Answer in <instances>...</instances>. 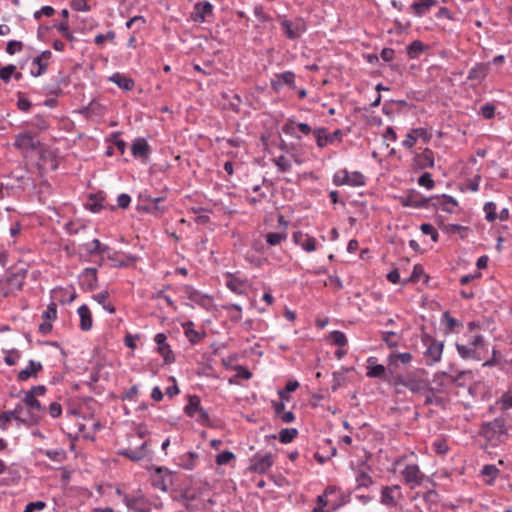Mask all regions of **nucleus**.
I'll list each match as a JSON object with an SVG mask.
<instances>
[{"label":"nucleus","mask_w":512,"mask_h":512,"mask_svg":"<svg viewBox=\"0 0 512 512\" xmlns=\"http://www.w3.org/2000/svg\"><path fill=\"white\" fill-rule=\"evenodd\" d=\"M27 276L25 268H9L4 277L0 279V294L8 297L16 291H20Z\"/></svg>","instance_id":"2"},{"label":"nucleus","mask_w":512,"mask_h":512,"mask_svg":"<svg viewBox=\"0 0 512 512\" xmlns=\"http://www.w3.org/2000/svg\"><path fill=\"white\" fill-rule=\"evenodd\" d=\"M393 489L394 488L390 487V486H385L382 488L380 502L383 505H386V506H395L396 505V502H395V499L393 496Z\"/></svg>","instance_id":"42"},{"label":"nucleus","mask_w":512,"mask_h":512,"mask_svg":"<svg viewBox=\"0 0 512 512\" xmlns=\"http://www.w3.org/2000/svg\"><path fill=\"white\" fill-rule=\"evenodd\" d=\"M182 291L186 298L196 303L200 307L210 310L213 305V298L208 294H204L199 290H196L191 285H184Z\"/></svg>","instance_id":"10"},{"label":"nucleus","mask_w":512,"mask_h":512,"mask_svg":"<svg viewBox=\"0 0 512 512\" xmlns=\"http://www.w3.org/2000/svg\"><path fill=\"white\" fill-rule=\"evenodd\" d=\"M429 47L420 40H414L406 46V53L409 59H417L422 52L428 50Z\"/></svg>","instance_id":"31"},{"label":"nucleus","mask_w":512,"mask_h":512,"mask_svg":"<svg viewBox=\"0 0 512 512\" xmlns=\"http://www.w3.org/2000/svg\"><path fill=\"white\" fill-rule=\"evenodd\" d=\"M496 209H497V206L492 201L484 204L483 210L485 212V219L488 222H494L497 219Z\"/></svg>","instance_id":"51"},{"label":"nucleus","mask_w":512,"mask_h":512,"mask_svg":"<svg viewBox=\"0 0 512 512\" xmlns=\"http://www.w3.org/2000/svg\"><path fill=\"white\" fill-rule=\"evenodd\" d=\"M77 313L80 317V329L82 331H89L92 328L93 323L92 314L89 307L83 304L78 308Z\"/></svg>","instance_id":"26"},{"label":"nucleus","mask_w":512,"mask_h":512,"mask_svg":"<svg viewBox=\"0 0 512 512\" xmlns=\"http://www.w3.org/2000/svg\"><path fill=\"white\" fill-rule=\"evenodd\" d=\"M149 453L147 442H143L140 447L136 449L126 448L118 451V454L128 458L133 462H138L147 457Z\"/></svg>","instance_id":"18"},{"label":"nucleus","mask_w":512,"mask_h":512,"mask_svg":"<svg viewBox=\"0 0 512 512\" xmlns=\"http://www.w3.org/2000/svg\"><path fill=\"white\" fill-rule=\"evenodd\" d=\"M14 146L20 149L35 150L37 143L29 132L20 133L16 136Z\"/></svg>","instance_id":"25"},{"label":"nucleus","mask_w":512,"mask_h":512,"mask_svg":"<svg viewBox=\"0 0 512 512\" xmlns=\"http://www.w3.org/2000/svg\"><path fill=\"white\" fill-rule=\"evenodd\" d=\"M104 197L101 194L90 195L86 207L93 213H98L103 209Z\"/></svg>","instance_id":"39"},{"label":"nucleus","mask_w":512,"mask_h":512,"mask_svg":"<svg viewBox=\"0 0 512 512\" xmlns=\"http://www.w3.org/2000/svg\"><path fill=\"white\" fill-rule=\"evenodd\" d=\"M497 403L500 405L501 410L512 409V390L504 392Z\"/></svg>","instance_id":"57"},{"label":"nucleus","mask_w":512,"mask_h":512,"mask_svg":"<svg viewBox=\"0 0 512 512\" xmlns=\"http://www.w3.org/2000/svg\"><path fill=\"white\" fill-rule=\"evenodd\" d=\"M24 406L22 403H18L13 410H8L0 413V422H10L16 420L24 425Z\"/></svg>","instance_id":"24"},{"label":"nucleus","mask_w":512,"mask_h":512,"mask_svg":"<svg viewBox=\"0 0 512 512\" xmlns=\"http://www.w3.org/2000/svg\"><path fill=\"white\" fill-rule=\"evenodd\" d=\"M151 484L155 489L166 492L173 484V475L166 467H157L151 476Z\"/></svg>","instance_id":"9"},{"label":"nucleus","mask_w":512,"mask_h":512,"mask_svg":"<svg viewBox=\"0 0 512 512\" xmlns=\"http://www.w3.org/2000/svg\"><path fill=\"white\" fill-rule=\"evenodd\" d=\"M294 242L299 245L306 252H313L316 250V239L301 231L293 234Z\"/></svg>","instance_id":"23"},{"label":"nucleus","mask_w":512,"mask_h":512,"mask_svg":"<svg viewBox=\"0 0 512 512\" xmlns=\"http://www.w3.org/2000/svg\"><path fill=\"white\" fill-rule=\"evenodd\" d=\"M356 488H368L374 484L373 478L365 470H358L356 475Z\"/></svg>","instance_id":"37"},{"label":"nucleus","mask_w":512,"mask_h":512,"mask_svg":"<svg viewBox=\"0 0 512 512\" xmlns=\"http://www.w3.org/2000/svg\"><path fill=\"white\" fill-rule=\"evenodd\" d=\"M349 172L347 169H340L333 175V184L336 186L348 185Z\"/></svg>","instance_id":"50"},{"label":"nucleus","mask_w":512,"mask_h":512,"mask_svg":"<svg viewBox=\"0 0 512 512\" xmlns=\"http://www.w3.org/2000/svg\"><path fill=\"white\" fill-rule=\"evenodd\" d=\"M16 71V66L13 65V64H9V65H6L2 68H0V79L5 82V83H8L11 79V77L13 76V74L15 73Z\"/></svg>","instance_id":"59"},{"label":"nucleus","mask_w":512,"mask_h":512,"mask_svg":"<svg viewBox=\"0 0 512 512\" xmlns=\"http://www.w3.org/2000/svg\"><path fill=\"white\" fill-rule=\"evenodd\" d=\"M194 326L195 325L193 321H186L182 324L184 335L191 345L198 344L201 340H203L206 337V332L204 330L196 331L194 329Z\"/></svg>","instance_id":"22"},{"label":"nucleus","mask_w":512,"mask_h":512,"mask_svg":"<svg viewBox=\"0 0 512 512\" xmlns=\"http://www.w3.org/2000/svg\"><path fill=\"white\" fill-rule=\"evenodd\" d=\"M418 184L422 187H425L428 190H431L435 187V181L432 179V176L428 172H424L418 178Z\"/></svg>","instance_id":"61"},{"label":"nucleus","mask_w":512,"mask_h":512,"mask_svg":"<svg viewBox=\"0 0 512 512\" xmlns=\"http://www.w3.org/2000/svg\"><path fill=\"white\" fill-rule=\"evenodd\" d=\"M434 388H428V394L425 397L424 404L425 405H436V406H444L445 399L443 397L434 396Z\"/></svg>","instance_id":"49"},{"label":"nucleus","mask_w":512,"mask_h":512,"mask_svg":"<svg viewBox=\"0 0 512 512\" xmlns=\"http://www.w3.org/2000/svg\"><path fill=\"white\" fill-rule=\"evenodd\" d=\"M389 374L390 370H387L384 365L378 364L376 357L372 356L367 359L366 376L368 378H376L386 382Z\"/></svg>","instance_id":"12"},{"label":"nucleus","mask_w":512,"mask_h":512,"mask_svg":"<svg viewBox=\"0 0 512 512\" xmlns=\"http://www.w3.org/2000/svg\"><path fill=\"white\" fill-rule=\"evenodd\" d=\"M455 346H456L458 354L460 355V357L462 359L480 360V356H479L478 352L473 347H471L469 344L464 345V344L456 343Z\"/></svg>","instance_id":"33"},{"label":"nucleus","mask_w":512,"mask_h":512,"mask_svg":"<svg viewBox=\"0 0 512 512\" xmlns=\"http://www.w3.org/2000/svg\"><path fill=\"white\" fill-rule=\"evenodd\" d=\"M298 435L296 428H283L279 432V441L283 444L292 442Z\"/></svg>","instance_id":"41"},{"label":"nucleus","mask_w":512,"mask_h":512,"mask_svg":"<svg viewBox=\"0 0 512 512\" xmlns=\"http://www.w3.org/2000/svg\"><path fill=\"white\" fill-rule=\"evenodd\" d=\"M24 397L22 399V404H25L27 410L24 409L25 419L24 425H34L37 424L42 415L44 414L46 408L40 403V401L33 397L32 394L23 393Z\"/></svg>","instance_id":"4"},{"label":"nucleus","mask_w":512,"mask_h":512,"mask_svg":"<svg viewBox=\"0 0 512 512\" xmlns=\"http://www.w3.org/2000/svg\"><path fill=\"white\" fill-rule=\"evenodd\" d=\"M213 11V6L210 2H200L195 5V21L204 22L206 17L211 15Z\"/></svg>","instance_id":"30"},{"label":"nucleus","mask_w":512,"mask_h":512,"mask_svg":"<svg viewBox=\"0 0 512 512\" xmlns=\"http://www.w3.org/2000/svg\"><path fill=\"white\" fill-rule=\"evenodd\" d=\"M80 284L88 291H93L98 287L97 268L86 267L79 276Z\"/></svg>","instance_id":"16"},{"label":"nucleus","mask_w":512,"mask_h":512,"mask_svg":"<svg viewBox=\"0 0 512 512\" xmlns=\"http://www.w3.org/2000/svg\"><path fill=\"white\" fill-rule=\"evenodd\" d=\"M432 447H433V450L435 451V453H437L439 455H444L449 450V446L445 439H438V440L434 441Z\"/></svg>","instance_id":"64"},{"label":"nucleus","mask_w":512,"mask_h":512,"mask_svg":"<svg viewBox=\"0 0 512 512\" xmlns=\"http://www.w3.org/2000/svg\"><path fill=\"white\" fill-rule=\"evenodd\" d=\"M405 388L409 389L413 393H417L424 389V384L421 380L408 378Z\"/></svg>","instance_id":"62"},{"label":"nucleus","mask_w":512,"mask_h":512,"mask_svg":"<svg viewBox=\"0 0 512 512\" xmlns=\"http://www.w3.org/2000/svg\"><path fill=\"white\" fill-rule=\"evenodd\" d=\"M275 463V455H273L271 452H256L250 459H249V466L248 470L250 472L258 473V474H265L267 473L270 468Z\"/></svg>","instance_id":"7"},{"label":"nucleus","mask_w":512,"mask_h":512,"mask_svg":"<svg viewBox=\"0 0 512 512\" xmlns=\"http://www.w3.org/2000/svg\"><path fill=\"white\" fill-rule=\"evenodd\" d=\"M407 379L408 378H405L401 375H398V374H393L391 371H390V374L388 376V379H387V383L391 386H393L395 389H396V392H400V390L398 389L399 386H403V387H406V383H407Z\"/></svg>","instance_id":"46"},{"label":"nucleus","mask_w":512,"mask_h":512,"mask_svg":"<svg viewBox=\"0 0 512 512\" xmlns=\"http://www.w3.org/2000/svg\"><path fill=\"white\" fill-rule=\"evenodd\" d=\"M280 26L285 36L290 40L300 38L307 31V24L301 17L294 20L283 19L280 22Z\"/></svg>","instance_id":"8"},{"label":"nucleus","mask_w":512,"mask_h":512,"mask_svg":"<svg viewBox=\"0 0 512 512\" xmlns=\"http://www.w3.org/2000/svg\"><path fill=\"white\" fill-rule=\"evenodd\" d=\"M499 473L500 470L493 464L484 465L481 469V474L483 476L490 477V484L498 477Z\"/></svg>","instance_id":"54"},{"label":"nucleus","mask_w":512,"mask_h":512,"mask_svg":"<svg viewBox=\"0 0 512 512\" xmlns=\"http://www.w3.org/2000/svg\"><path fill=\"white\" fill-rule=\"evenodd\" d=\"M139 199H143L145 201H148L150 205L140 207L141 209H144L146 211H151L152 209H158L156 204L160 201H162L163 197H152L150 195H147L146 193H141L139 195Z\"/></svg>","instance_id":"52"},{"label":"nucleus","mask_w":512,"mask_h":512,"mask_svg":"<svg viewBox=\"0 0 512 512\" xmlns=\"http://www.w3.org/2000/svg\"><path fill=\"white\" fill-rule=\"evenodd\" d=\"M388 360L390 362V364H392L393 362H400L402 364H409L411 361H412V354L409 353V352H392L389 357H388Z\"/></svg>","instance_id":"44"},{"label":"nucleus","mask_w":512,"mask_h":512,"mask_svg":"<svg viewBox=\"0 0 512 512\" xmlns=\"http://www.w3.org/2000/svg\"><path fill=\"white\" fill-rule=\"evenodd\" d=\"M329 340L331 341L332 344H334L338 347H343L348 342L346 335L342 331H339V330L332 331L329 334Z\"/></svg>","instance_id":"45"},{"label":"nucleus","mask_w":512,"mask_h":512,"mask_svg":"<svg viewBox=\"0 0 512 512\" xmlns=\"http://www.w3.org/2000/svg\"><path fill=\"white\" fill-rule=\"evenodd\" d=\"M342 131L340 129L335 130L333 133L328 134L325 127H317L313 131V136L316 141V145L319 148H324L328 144L333 143L335 140L341 141Z\"/></svg>","instance_id":"11"},{"label":"nucleus","mask_w":512,"mask_h":512,"mask_svg":"<svg viewBox=\"0 0 512 512\" xmlns=\"http://www.w3.org/2000/svg\"><path fill=\"white\" fill-rule=\"evenodd\" d=\"M437 3V0H415L411 5V9L417 17H422Z\"/></svg>","instance_id":"28"},{"label":"nucleus","mask_w":512,"mask_h":512,"mask_svg":"<svg viewBox=\"0 0 512 512\" xmlns=\"http://www.w3.org/2000/svg\"><path fill=\"white\" fill-rule=\"evenodd\" d=\"M109 81L115 83L120 89L124 91H131L134 86V80L130 77H127L119 72L114 73L109 77Z\"/></svg>","instance_id":"27"},{"label":"nucleus","mask_w":512,"mask_h":512,"mask_svg":"<svg viewBox=\"0 0 512 512\" xmlns=\"http://www.w3.org/2000/svg\"><path fill=\"white\" fill-rule=\"evenodd\" d=\"M57 318V304L51 302L45 311L42 312L43 321H49L50 323Z\"/></svg>","instance_id":"56"},{"label":"nucleus","mask_w":512,"mask_h":512,"mask_svg":"<svg viewBox=\"0 0 512 512\" xmlns=\"http://www.w3.org/2000/svg\"><path fill=\"white\" fill-rule=\"evenodd\" d=\"M265 238L268 245L276 246L286 239V234L280 232H269L266 234Z\"/></svg>","instance_id":"55"},{"label":"nucleus","mask_w":512,"mask_h":512,"mask_svg":"<svg viewBox=\"0 0 512 512\" xmlns=\"http://www.w3.org/2000/svg\"><path fill=\"white\" fill-rule=\"evenodd\" d=\"M43 370V365L39 361L29 360L27 367L20 370L17 374V380L19 382L27 381L30 378L36 379L38 373Z\"/></svg>","instance_id":"17"},{"label":"nucleus","mask_w":512,"mask_h":512,"mask_svg":"<svg viewBox=\"0 0 512 512\" xmlns=\"http://www.w3.org/2000/svg\"><path fill=\"white\" fill-rule=\"evenodd\" d=\"M479 435L493 447L505 443L509 438L506 420L502 417H497L492 421L482 423Z\"/></svg>","instance_id":"1"},{"label":"nucleus","mask_w":512,"mask_h":512,"mask_svg":"<svg viewBox=\"0 0 512 512\" xmlns=\"http://www.w3.org/2000/svg\"><path fill=\"white\" fill-rule=\"evenodd\" d=\"M276 80H271V87L275 91H279L283 85H287L290 88H296L295 84V74L292 71H285L279 74H276Z\"/></svg>","instance_id":"19"},{"label":"nucleus","mask_w":512,"mask_h":512,"mask_svg":"<svg viewBox=\"0 0 512 512\" xmlns=\"http://www.w3.org/2000/svg\"><path fill=\"white\" fill-rule=\"evenodd\" d=\"M151 152L150 145L145 138H136L131 145V153L135 158L145 160Z\"/></svg>","instance_id":"20"},{"label":"nucleus","mask_w":512,"mask_h":512,"mask_svg":"<svg viewBox=\"0 0 512 512\" xmlns=\"http://www.w3.org/2000/svg\"><path fill=\"white\" fill-rule=\"evenodd\" d=\"M282 132L295 139H301V135L297 132V122L293 117L288 118L286 122L283 124Z\"/></svg>","instance_id":"38"},{"label":"nucleus","mask_w":512,"mask_h":512,"mask_svg":"<svg viewBox=\"0 0 512 512\" xmlns=\"http://www.w3.org/2000/svg\"><path fill=\"white\" fill-rule=\"evenodd\" d=\"M157 344V352L163 357L165 364H172L175 362L174 353L167 342V336L164 333H158L154 337Z\"/></svg>","instance_id":"13"},{"label":"nucleus","mask_w":512,"mask_h":512,"mask_svg":"<svg viewBox=\"0 0 512 512\" xmlns=\"http://www.w3.org/2000/svg\"><path fill=\"white\" fill-rule=\"evenodd\" d=\"M366 184V177L359 171L349 174L348 185L352 187H361Z\"/></svg>","instance_id":"47"},{"label":"nucleus","mask_w":512,"mask_h":512,"mask_svg":"<svg viewBox=\"0 0 512 512\" xmlns=\"http://www.w3.org/2000/svg\"><path fill=\"white\" fill-rule=\"evenodd\" d=\"M434 199L430 202V207L442 210L447 213H453L458 202L452 196L443 194L442 196H433Z\"/></svg>","instance_id":"15"},{"label":"nucleus","mask_w":512,"mask_h":512,"mask_svg":"<svg viewBox=\"0 0 512 512\" xmlns=\"http://www.w3.org/2000/svg\"><path fill=\"white\" fill-rule=\"evenodd\" d=\"M48 65L49 64L46 63L45 61H43L41 58H39L37 56L34 57L32 60V68L30 70L31 76H33V77L42 76L43 74L46 73Z\"/></svg>","instance_id":"36"},{"label":"nucleus","mask_w":512,"mask_h":512,"mask_svg":"<svg viewBox=\"0 0 512 512\" xmlns=\"http://www.w3.org/2000/svg\"><path fill=\"white\" fill-rule=\"evenodd\" d=\"M81 247L88 256H94L98 255L101 242L99 239H93L91 242L82 244Z\"/></svg>","instance_id":"48"},{"label":"nucleus","mask_w":512,"mask_h":512,"mask_svg":"<svg viewBox=\"0 0 512 512\" xmlns=\"http://www.w3.org/2000/svg\"><path fill=\"white\" fill-rule=\"evenodd\" d=\"M29 124L40 131H45L49 128L48 118L43 114H37L29 121Z\"/></svg>","instance_id":"40"},{"label":"nucleus","mask_w":512,"mask_h":512,"mask_svg":"<svg viewBox=\"0 0 512 512\" xmlns=\"http://www.w3.org/2000/svg\"><path fill=\"white\" fill-rule=\"evenodd\" d=\"M402 476L405 483L411 488L421 485L424 479V475L417 465H407L402 471Z\"/></svg>","instance_id":"14"},{"label":"nucleus","mask_w":512,"mask_h":512,"mask_svg":"<svg viewBox=\"0 0 512 512\" xmlns=\"http://www.w3.org/2000/svg\"><path fill=\"white\" fill-rule=\"evenodd\" d=\"M420 230L423 234L429 235L433 242H437L439 240V234L433 225L423 223L420 226Z\"/></svg>","instance_id":"60"},{"label":"nucleus","mask_w":512,"mask_h":512,"mask_svg":"<svg viewBox=\"0 0 512 512\" xmlns=\"http://www.w3.org/2000/svg\"><path fill=\"white\" fill-rule=\"evenodd\" d=\"M196 458L197 455L195 453H186L179 458V465L186 470H192L195 466Z\"/></svg>","instance_id":"43"},{"label":"nucleus","mask_w":512,"mask_h":512,"mask_svg":"<svg viewBox=\"0 0 512 512\" xmlns=\"http://www.w3.org/2000/svg\"><path fill=\"white\" fill-rule=\"evenodd\" d=\"M109 292L107 290H104L100 293L94 294L92 296V299L96 301L98 304H100L104 310L109 312L110 314L115 313V307L110 302H108Z\"/></svg>","instance_id":"35"},{"label":"nucleus","mask_w":512,"mask_h":512,"mask_svg":"<svg viewBox=\"0 0 512 512\" xmlns=\"http://www.w3.org/2000/svg\"><path fill=\"white\" fill-rule=\"evenodd\" d=\"M396 199L403 207L415 209L429 208L434 197H425L415 189L408 190L405 194L397 196Z\"/></svg>","instance_id":"6"},{"label":"nucleus","mask_w":512,"mask_h":512,"mask_svg":"<svg viewBox=\"0 0 512 512\" xmlns=\"http://www.w3.org/2000/svg\"><path fill=\"white\" fill-rule=\"evenodd\" d=\"M422 342L426 346V350L423 353L425 363L428 366L438 363L442 358L444 343L433 339V337L427 333L422 335Z\"/></svg>","instance_id":"5"},{"label":"nucleus","mask_w":512,"mask_h":512,"mask_svg":"<svg viewBox=\"0 0 512 512\" xmlns=\"http://www.w3.org/2000/svg\"><path fill=\"white\" fill-rule=\"evenodd\" d=\"M235 459V454L231 451H223L216 455L215 462L217 465L222 466L230 463Z\"/></svg>","instance_id":"58"},{"label":"nucleus","mask_w":512,"mask_h":512,"mask_svg":"<svg viewBox=\"0 0 512 512\" xmlns=\"http://www.w3.org/2000/svg\"><path fill=\"white\" fill-rule=\"evenodd\" d=\"M43 455H45L47 458H49L52 461L60 462L63 458L64 452L61 449L52 450H41L40 451Z\"/></svg>","instance_id":"63"},{"label":"nucleus","mask_w":512,"mask_h":512,"mask_svg":"<svg viewBox=\"0 0 512 512\" xmlns=\"http://www.w3.org/2000/svg\"><path fill=\"white\" fill-rule=\"evenodd\" d=\"M414 166L417 169H427L434 167V153L431 149L425 148L423 152L414 156Z\"/></svg>","instance_id":"21"},{"label":"nucleus","mask_w":512,"mask_h":512,"mask_svg":"<svg viewBox=\"0 0 512 512\" xmlns=\"http://www.w3.org/2000/svg\"><path fill=\"white\" fill-rule=\"evenodd\" d=\"M226 286L234 293L242 295L246 291V281L230 275L226 281Z\"/></svg>","instance_id":"34"},{"label":"nucleus","mask_w":512,"mask_h":512,"mask_svg":"<svg viewBox=\"0 0 512 512\" xmlns=\"http://www.w3.org/2000/svg\"><path fill=\"white\" fill-rule=\"evenodd\" d=\"M201 399L198 395H189L188 404L184 407V412L189 417H196V413L201 408Z\"/></svg>","instance_id":"32"},{"label":"nucleus","mask_w":512,"mask_h":512,"mask_svg":"<svg viewBox=\"0 0 512 512\" xmlns=\"http://www.w3.org/2000/svg\"><path fill=\"white\" fill-rule=\"evenodd\" d=\"M116 493L122 495V501L129 512H151L152 504L140 490L122 493L120 489H117Z\"/></svg>","instance_id":"3"},{"label":"nucleus","mask_w":512,"mask_h":512,"mask_svg":"<svg viewBox=\"0 0 512 512\" xmlns=\"http://www.w3.org/2000/svg\"><path fill=\"white\" fill-rule=\"evenodd\" d=\"M488 74V67L486 64L478 63L472 67L467 76V80L470 81H482Z\"/></svg>","instance_id":"29"},{"label":"nucleus","mask_w":512,"mask_h":512,"mask_svg":"<svg viewBox=\"0 0 512 512\" xmlns=\"http://www.w3.org/2000/svg\"><path fill=\"white\" fill-rule=\"evenodd\" d=\"M273 163L279 172H288L292 168L290 161L284 155L274 158Z\"/></svg>","instance_id":"53"}]
</instances>
